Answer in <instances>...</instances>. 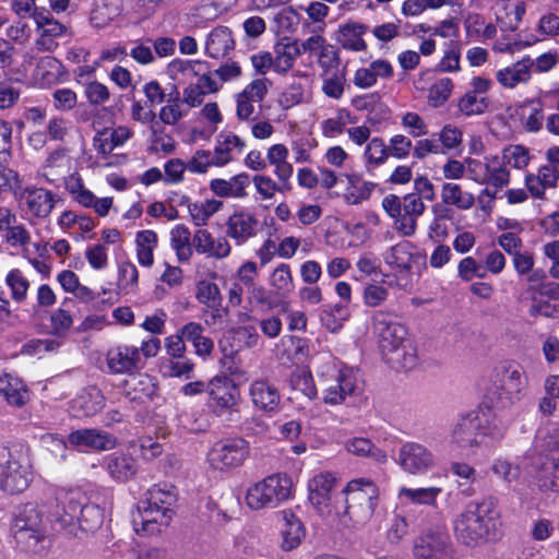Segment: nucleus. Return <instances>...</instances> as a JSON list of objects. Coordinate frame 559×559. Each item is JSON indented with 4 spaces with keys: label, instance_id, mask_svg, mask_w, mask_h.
<instances>
[{
    "label": "nucleus",
    "instance_id": "f257e3e1",
    "mask_svg": "<svg viewBox=\"0 0 559 559\" xmlns=\"http://www.w3.org/2000/svg\"><path fill=\"white\" fill-rule=\"evenodd\" d=\"M373 333L382 358L396 370H412L417 365V354L407 338V329L399 316L379 310L372 316Z\"/></svg>",
    "mask_w": 559,
    "mask_h": 559
},
{
    "label": "nucleus",
    "instance_id": "f03ea898",
    "mask_svg": "<svg viewBox=\"0 0 559 559\" xmlns=\"http://www.w3.org/2000/svg\"><path fill=\"white\" fill-rule=\"evenodd\" d=\"M501 525L498 500L486 497L466 506L454 521V532L461 543L475 547L498 539Z\"/></svg>",
    "mask_w": 559,
    "mask_h": 559
},
{
    "label": "nucleus",
    "instance_id": "7ed1b4c3",
    "mask_svg": "<svg viewBox=\"0 0 559 559\" xmlns=\"http://www.w3.org/2000/svg\"><path fill=\"white\" fill-rule=\"evenodd\" d=\"M55 495L56 508L51 513V521L60 530H68L70 534L76 535L75 523L83 533H95L102 527L103 510L94 503H86V497L80 489L59 487Z\"/></svg>",
    "mask_w": 559,
    "mask_h": 559
},
{
    "label": "nucleus",
    "instance_id": "20e7f679",
    "mask_svg": "<svg viewBox=\"0 0 559 559\" xmlns=\"http://www.w3.org/2000/svg\"><path fill=\"white\" fill-rule=\"evenodd\" d=\"M379 489L369 478H356L347 483L341 492L331 527H348L352 523H365L377 507Z\"/></svg>",
    "mask_w": 559,
    "mask_h": 559
},
{
    "label": "nucleus",
    "instance_id": "39448f33",
    "mask_svg": "<svg viewBox=\"0 0 559 559\" xmlns=\"http://www.w3.org/2000/svg\"><path fill=\"white\" fill-rule=\"evenodd\" d=\"M176 502V495L171 490L154 486L146 492L145 499L138 504V516L133 522L141 525L142 531L154 534L160 532L162 527H167L173 520L174 511L171 507Z\"/></svg>",
    "mask_w": 559,
    "mask_h": 559
},
{
    "label": "nucleus",
    "instance_id": "423d86ee",
    "mask_svg": "<svg viewBox=\"0 0 559 559\" xmlns=\"http://www.w3.org/2000/svg\"><path fill=\"white\" fill-rule=\"evenodd\" d=\"M159 349L160 341L156 337L143 341L140 347L129 344H117L110 347L105 355L107 372L115 376H132L143 368V358L155 357Z\"/></svg>",
    "mask_w": 559,
    "mask_h": 559
},
{
    "label": "nucleus",
    "instance_id": "0eeeda50",
    "mask_svg": "<svg viewBox=\"0 0 559 559\" xmlns=\"http://www.w3.org/2000/svg\"><path fill=\"white\" fill-rule=\"evenodd\" d=\"M32 478V465L23 447H0V489L10 495L21 493Z\"/></svg>",
    "mask_w": 559,
    "mask_h": 559
},
{
    "label": "nucleus",
    "instance_id": "6e6552de",
    "mask_svg": "<svg viewBox=\"0 0 559 559\" xmlns=\"http://www.w3.org/2000/svg\"><path fill=\"white\" fill-rule=\"evenodd\" d=\"M293 497V480L286 474L266 476L248 487L246 506L252 511L275 509Z\"/></svg>",
    "mask_w": 559,
    "mask_h": 559
},
{
    "label": "nucleus",
    "instance_id": "1a4fd4ad",
    "mask_svg": "<svg viewBox=\"0 0 559 559\" xmlns=\"http://www.w3.org/2000/svg\"><path fill=\"white\" fill-rule=\"evenodd\" d=\"M497 384L490 393V402L496 408H508L519 403L526 394L527 378L516 362H504L496 372Z\"/></svg>",
    "mask_w": 559,
    "mask_h": 559
},
{
    "label": "nucleus",
    "instance_id": "9d476101",
    "mask_svg": "<svg viewBox=\"0 0 559 559\" xmlns=\"http://www.w3.org/2000/svg\"><path fill=\"white\" fill-rule=\"evenodd\" d=\"M319 384L323 402L329 405L343 404L347 396L356 395L359 390L357 373L353 369L330 364L319 373Z\"/></svg>",
    "mask_w": 559,
    "mask_h": 559
},
{
    "label": "nucleus",
    "instance_id": "9b49d317",
    "mask_svg": "<svg viewBox=\"0 0 559 559\" xmlns=\"http://www.w3.org/2000/svg\"><path fill=\"white\" fill-rule=\"evenodd\" d=\"M12 533L25 549L35 547L46 535L43 508L33 502L23 504L14 516Z\"/></svg>",
    "mask_w": 559,
    "mask_h": 559
},
{
    "label": "nucleus",
    "instance_id": "f8f14e48",
    "mask_svg": "<svg viewBox=\"0 0 559 559\" xmlns=\"http://www.w3.org/2000/svg\"><path fill=\"white\" fill-rule=\"evenodd\" d=\"M337 479L332 473H320L310 479L308 484V500L316 511L328 525L331 526L334 512L341 493L335 496L333 491Z\"/></svg>",
    "mask_w": 559,
    "mask_h": 559
},
{
    "label": "nucleus",
    "instance_id": "ddd939ff",
    "mask_svg": "<svg viewBox=\"0 0 559 559\" xmlns=\"http://www.w3.org/2000/svg\"><path fill=\"white\" fill-rule=\"evenodd\" d=\"M414 559H453L454 548L444 526L428 528L414 540Z\"/></svg>",
    "mask_w": 559,
    "mask_h": 559
},
{
    "label": "nucleus",
    "instance_id": "4468645a",
    "mask_svg": "<svg viewBox=\"0 0 559 559\" xmlns=\"http://www.w3.org/2000/svg\"><path fill=\"white\" fill-rule=\"evenodd\" d=\"M467 177L479 183L502 189L510 182V171L506 160L498 155H488L483 159L467 158Z\"/></svg>",
    "mask_w": 559,
    "mask_h": 559
},
{
    "label": "nucleus",
    "instance_id": "2eb2a0df",
    "mask_svg": "<svg viewBox=\"0 0 559 559\" xmlns=\"http://www.w3.org/2000/svg\"><path fill=\"white\" fill-rule=\"evenodd\" d=\"M249 454V443L242 438L223 439L213 444L207 453L212 468L227 471L240 466Z\"/></svg>",
    "mask_w": 559,
    "mask_h": 559
},
{
    "label": "nucleus",
    "instance_id": "dca6fc26",
    "mask_svg": "<svg viewBox=\"0 0 559 559\" xmlns=\"http://www.w3.org/2000/svg\"><path fill=\"white\" fill-rule=\"evenodd\" d=\"M209 406L218 416L238 413L240 392L234 381L225 376H216L206 384Z\"/></svg>",
    "mask_w": 559,
    "mask_h": 559
},
{
    "label": "nucleus",
    "instance_id": "f3484780",
    "mask_svg": "<svg viewBox=\"0 0 559 559\" xmlns=\"http://www.w3.org/2000/svg\"><path fill=\"white\" fill-rule=\"evenodd\" d=\"M34 19L39 33L36 46L40 51L52 52L59 46L58 39H70L73 35L69 26L53 19L48 13H35Z\"/></svg>",
    "mask_w": 559,
    "mask_h": 559
},
{
    "label": "nucleus",
    "instance_id": "a211bd4d",
    "mask_svg": "<svg viewBox=\"0 0 559 559\" xmlns=\"http://www.w3.org/2000/svg\"><path fill=\"white\" fill-rule=\"evenodd\" d=\"M483 418L475 413L457 419L452 429V442L462 449H474L484 441Z\"/></svg>",
    "mask_w": 559,
    "mask_h": 559
},
{
    "label": "nucleus",
    "instance_id": "6ab92c4d",
    "mask_svg": "<svg viewBox=\"0 0 559 559\" xmlns=\"http://www.w3.org/2000/svg\"><path fill=\"white\" fill-rule=\"evenodd\" d=\"M0 235L5 245L11 248L22 247L26 253V247L31 242L29 230L19 223L16 214L9 207H0Z\"/></svg>",
    "mask_w": 559,
    "mask_h": 559
},
{
    "label": "nucleus",
    "instance_id": "aec40b11",
    "mask_svg": "<svg viewBox=\"0 0 559 559\" xmlns=\"http://www.w3.org/2000/svg\"><path fill=\"white\" fill-rule=\"evenodd\" d=\"M399 463L406 473L421 474L433 466V455L423 444L407 442L400 449Z\"/></svg>",
    "mask_w": 559,
    "mask_h": 559
},
{
    "label": "nucleus",
    "instance_id": "412c9836",
    "mask_svg": "<svg viewBox=\"0 0 559 559\" xmlns=\"http://www.w3.org/2000/svg\"><path fill=\"white\" fill-rule=\"evenodd\" d=\"M258 227L259 221L253 213L239 210L234 212L226 222V237L241 246L257 235Z\"/></svg>",
    "mask_w": 559,
    "mask_h": 559
},
{
    "label": "nucleus",
    "instance_id": "4be33fe9",
    "mask_svg": "<svg viewBox=\"0 0 559 559\" xmlns=\"http://www.w3.org/2000/svg\"><path fill=\"white\" fill-rule=\"evenodd\" d=\"M249 396L253 406L264 413H275L281 403L278 389L267 379H255L250 383Z\"/></svg>",
    "mask_w": 559,
    "mask_h": 559
},
{
    "label": "nucleus",
    "instance_id": "5701e85b",
    "mask_svg": "<svg viewBox=\"0 0 559 559\" xmlns=\"http://www.w3.org/2000/svg\"><path fill=\"white\" fill-rule=\"evenodd\" d=\"M71 445L86 447L97 451H106L114 449L117 444L116 438L108 432L85 428L72 431L68 436Z\"/></svg>",
    "mask_w": 559,
    "mask_h": 559
},
{
    "label": "nucleus",
    "instance_id": "b1692460",
    "mask_svg": "<svg viewBox=\"0 0 559 559\" xmlns=\"http://www.w3.org/2000/svg\"><path fill=\"white\" fill-rule=\"evenodd\" d=\"M27 213L36 218H47L56 202V194L44 188L27 187L22 192Z\"/></svg>",
    "mask_w": 559,
    "mask_h": 559
},
{
    "label": "nucleus",
    "instance_id": "393cba45",
    "mask_svg": "<svg viewBox=\"0 0 559 559\" xmlns=\"http://www.w3.org/2000/svg\"><path fill=\"white\" fill-rule=\"evenodd\" d=\"M193 247L199 253L217 260L229 257L231 246L224 236L214 238L206 229H198L193 235Z\"/></svg>",
    "mask_w": 559,
    "mask_h": 559
},
{
    "label": "nucleus",
    "instance_id": "a878e982",
    "mask_svg": "<svg viewBox=\"0 0 559 559\" xmlns=\"http://www.w3.org/2000/svg\"><path fill=\"white\" fill-rule=\"evenodd\" d=\"M284 526L281 530V549L292 551L300 546L306 537V528L300 519L292 510L281 511Z\"/></svg>",
    "mask_w": 559,
    "mask_h": 559
},
{
    "label": "nucleus",
    "instance_id": "bb28decb",
    "mask_svg": "<svg viewBox=\"0 0 559 559\" xmlns=\"http://www.w3.org/2000/svg\"><path fill=\"white\" fill-rule=\"evenodd\" d=\"M382 207L393 218L394 228L405 237L413 236L416 231L417 219L402 212L401 198L389 194L382 200Z\"/></svg>",
    "mask_w": 559,
    "mask_h": 559
},
{
    "label": "nucleus",
    "instance_id": "cd10ccee",
    "mask_svg": "<svg viewBox=\"0 0 559 559\" xmlns=\"http://www.w3.org/2000/svg\"><path fill=\"white\" fill-rule=\"evenodd\" d=\"M534 60L530 57L512 63L496 72L497 82L504 88H514L519 84L527 83L531 79V69Z\"/></svg>",
    "mask_w": 559,
    "mask_h": 559
},
{
    "label": "nucleus",
    "instance_id": "c85d7f7f",
    "mask_svg": "<svg viewBox=\"0 0 559 559\" xmlns=\"http://www.w3.org/2000/svg\"><path fill=\"white\" fill-rule=\"evenodd\" d=\"M245 147V141L238 135L231 132L219 133L213 152L215 166L227 165L235 159L236 155L241 154Z\"/></svg>",
    "mask_w": 559,
    "mask_h": 559
},
{
    "label": "nucleus",
    "instance_id": "c756f323",
    "mask_svg": "<svg viewBox=\"0 0 559 559\" xmlns=\"http://www.w3.org/2000/svg\"><path fill=\"white\" fill-rule=\"evenodd\" d=\"M235 49L233 32L227 26L214 27L206 37L205 53L214 59L224 58Z\"/></svg>",
    "mask_w": 559,
    "mask_h": 559
},
{
    "label": "nucleus",
    "instance_id": "7c9ffc66",
    "mask_svg": "<svg viewBox=\"0 0 559 559\" xmlns=\"http://www.w3.org/2000/svg\"><path fill=\"white\" fill-rule=\"evenodd\" d=\"M105 466L110 477L118 483H126L138 473L136 461L126 453L109 454L105 459Z\"/></svg>",
    "mask_w": 559,
    "mask_h": 559
},
{
    "label": "nucleus",
    "instance_id": "2f4dec72",
    "mask_svg": "<svg viewBox=\"0 0 559 559\" xmlns=\"http://www.w3.org/2000/svg\"><path fill=\"white\" fill-rule=\"evenodd\" d=\"M274 71L280 74L288 72L295 59L301 55V48L297 40L283 38L274 46Z\"/></svg>",
    "mask_w": 559,
    "mask_h": 559
},
{
    "label": "nucleus",
    "instance_id": "473e14b6",
    "mask_svg": "<svg viewBox=\"0 0 559 559\" xmlns=\"http://www.w3.org/2000/svg\"><path fill=\"white\" fill-rule=\"evenodd\" d=\"M132 135L129 128L119 126L112 130L99 132L93 140L94 148L102 155H109L116 147L123 145Z\"/></svg>",
    "mask_w": 559,
    "mask_h": 559
},
{
    "label": "nucleus",
    "instance_id": "72a5a7b5",
    "mask_svg": "<svg viewBox=\"0 0 559 559\" xmlns=\"http://www.w3.org/2000/svg\"><path fill=\"white\" fill-rule=\"evenodd\" d=\"M248 186L249 176L247 174L233 176L228 180L216 178L210 182L212 192L221 198H245L247 194L246 188Z\"/></svg>",
    "mask_w": 559,
    "mask_h": 559
},
{
    "label": "nucleus",
    "instance_id": "f704fd0d",
    "mask_svg": "<svg viewBox=\"0 0 559 559\" xmlns=\"http://www.w3.org/2000/svg\"><path fill=\"white\" fill-rule=\"evenodd\" d=\"M558 180L559 170L546 164L538 169L537 175H527L525 185L534 198L540 199L544 197L546 189L555 188L557 186Z\"/></svg>",
    "mask_w": 559,
    "mask_h": 559
},
{
    "label": "nucleus",
    "instance_id": "c9c22d12",
    "mask_svg": "<svg viewBox=\"0 0 559 559\" xmlns=\"http://www.w3.org/2000/svg\"><path fill=\"white\" fill-rule=\"evenodd\" d=\"M203 333L204 328L198 322H188L181 326V336L193 345L194 352L198 356L205 359L214 350V342Z\"/></svg>",
    "mask_w": 559,
    "mask_h": 559
},
{
    "label": "nucleus",
    "instance_id": "e433bc0d",
    "mask_svg": "<svg viewBox=\"0 0 559 559\" xmlns=\"http://www.w3.org/2000/svg\"><path fill=\"white\" fill-rule=\"evenodd\" d=\"M344 447L352 455L370 459L378 464H385L388 462L386 452L374 445L368 438H350L346 440Z\"/></svg>",
    "mask_w": 559,
    "mask_h": 559
},
{
    "label": "nucleus",
    "instance_id": "4c0bfd02",
    "mask_svg": "<svg viewBox=\"0 0 559 559\" xmlns=\"http://www.w3.org/2000/svg\"><path fill=\"white\" fill-rule=\"evenodd\" d=\"M440 487L408 488L401 487L399 490V499L402 506L418 504L427 507H436L437 498L441 495Z\"/></svg>",
    "mask_w": 559,
    "mask_h": 559
},
{
    "label": "nucleus",
    "instance_id": "58836bf2",
    "mask_svg": "<svg viewBox=\"0 0 559 559\" xmlns=\"http://www.w3.org/2000/svg\"><path fill=\"white\" fill-rule=\"evenodd\" d=\"M0 394L14 407H22L29 400L28 390L23 381L9 374L0 378Z\"/></svg>",
    "mask_w": 559,
    "mask_h": 559
},
{
    "label": "nucleus",
    "instance_id": "ea45409f",
    "mask_svg": "<svg viewBox=\"0 0 559 559\" xmlns=\"http://www.w3.org/2000/svg\"><path fill=\"white\" fill-rule=\"evenodd\" d=\"M367 27L359 23H346L338 29L336 40L340 45L352 51H364L367 48L362 35L366 33Z\"/></svg>",
    "mask_w": 559,
    "mask_h": 559
},
{
    "label": "nucleus",
    "instance_id": "a19ab883",
    "mask_svg": "<svg viewBox=\"0 0 559 559\" xmlns=\"http://www.w3.org/2000/svg\"><path fill=\"white\" fill-rule=\"evenodd\" d=\"M105 406V396L97 388H90L72 402V408L83 416H93Z\"/></svg>",
    "mask_w": 559,
    "mask_h": 559
},
{
    "label": "nucleus",
    "instance_id": "79ce46f5",
    "mask_svg": "<svg viewBox=\"0 0 559 559\" xmlns=\"http://www.w3.org/2000/svg\"><path fill=\"white\" fill-rule=\"evenodd\" d=\"M121 0H96L91 12V22L94 27L103 28L121 13Z\"/></svg>",
    "mask_w": 559,
    "mask_h": 559
},
{
    "label": "nucleus",
    "instance_id": "37998d69",
    "mask_svg": "<svg viewBox=\"0 0 559 559\" xmlns=\"http://www.w3.org/2000/svg\"><path fill=\"white\" fill-rule=\"evenodd\" d=\"M412 245L408 241H402L392 246L384 253V261L391 269L396 271H409L413 262V254L411 252Z\"/></svg>",
    "mask_w": 559,
    "mask_h": 559
},
{
    "label": "nucleus",
    "instance_id": "c03bdc74",
    "mask_svg": "<svg viewBox=\"0 0 559 559\" xmlns=\"http://www.w3.org/2000/svg\"><path fill=\"white\" fill-rule=\"evenodd\" d=\"M132 391L127 392L130 401L145 403L151 401L157 393V386L154 379L148 374H139L129 382Z\"/></svg>",
    "mask_w": 559,
    "mask_h": 559
},
{
    "label": "nucleus",
    "instance_id": "a18cd8bd",
    "mask_svg": "<svg viewBox=\"0 0 559 559\" xmlns=\"http://www.w3.org/2000/svg\"><path fill=\"white\" fill-rule=\"evenodd\" d=\"M170 245L180 262H187L193 254L191 233L182 224L176 225L170 231Z\"/></svg>",
    "mask_w": 559,
    "mask_h": 559
},
{
    "label": "nucleus",
    "instance_id": "49530a36",
    "mask_svg": "<svg viewBox=\"0 0 559 559\" xmlns=\"http://www.w3.org/2000/svg\"><path fill=\"white\" fill-rule=\"evenodd\" d=\"M442 201L460 210H469L475 203L473 193L464 191L457 183H444L441 191Z\"/></svg>",
    "mask_w": 559,
    "mask_h": 559
},
{
    "label": "nucleus",
    "instance_id": "de8ad7c7",
    "mask_svg": "<svg viewBox=\"0 0 559 559\" xmlns=\"http://www.w3.org/2000/svg\"><path fill=\"white\" fill-rule=\"evenodd\" d=\"M222 206L223 202L214 199L204 202L188 203L191 219L197 226H204Z\"/></svg>",
    "mask_w": 559,
    "mask_h": 559
},
{
    "label": "nucleus",
    "instance_id": "09e8293b",
    "mask_svg": "<svg viewBox=\"0 0 559 559\" xmlns=\"http://www.w3.org/2000/svg\"><path fill=\"white\" fill-rule=\"evenodd\" d=\"M166 102L167 104L160 108L158 117L163 123L175 126L187 115V112L181 108V98L177 91L175 93H170Z\"/></svg>",
    "mask_w": 559,
    "mask_h": 559
},
{
    "label": "nucleus",
    "instance_id": "8fccbe9b",
    "mask_svg": "<svg viewBox=\"0 0 559 559\" xmlns=\"http://www.w3.org/2000/svg\"><path fill=\"white\" fill-rule=\"evenodd\" d=\"M5 284L10 288L11 298L15 302L22 304L26 300L31 284L21 270L12 269L9 271L5 276Z\"/></svg>",
    "mask_w": 559,
    "mask_h": 559
},
{
    "label": "nucleus",
    "instance_id": "3c124183",
    "mask_svg": "<svg viewBox=\"0 0 559 559\" xmlns=\"http://www.w3.org/2000/svg\"><path fill=\"white\" fill-rule=\"evenodd\" d=\"M527 293L531 296V307L528 313L532 317L544 316L551 317L556 312V307L551 305L549 298H547L542 288L531 285L527 288Z\"/></svg>",
    "mask_w": 559,
    "mask_h": 559
},
{
    "label": "nucleus",
    "instance_id": "603ef678",
    "mask_svg": "<svg viewBox=\"0 0 559 559\" xmlns=\"http://www.w3.org/2000/svg\"><path fill=\"white\" fill-rule=\"evenodd\" d=\"M195 298L206 308H215L223 304V297L217 284L205 280L197 284Z\"/></svg>",
    "mask_w": 559,
    "mask_h": 559
},
{
    "label": "nucleus",
    "instance_id": "864d4df0",
    "mask_svg": "<svg viewBox=\"0 0 559 559\" xmlns=\"http://www.w3.org/2000/svg\"><path fill=\"white\" fill-rule=\"evenodd\" d=\"M489 106L488 98L477 96L475 92L465 93L457 102L460 112L466 117L478 116L486 111Z\"/></svg>",
    "mask_w": 559,
    "mask_h": 559
},
{
    "label": "nucleus",
    "instance_id": "5fc2aeb1",
    "mask_svg": "<svg viewBox=\"0 0 559 559\" xmlns=\"http://www.w3.org/2000/svg\"><path fill=\"white\" fill-rule=\"evenodd\" d=\"M353 122L349 110L342 108L336 111L335 117L325 119L321 122L322 134L326 138H335L344 132L347 123Z\"/></svg>",
    "mask_w": 559,
    "mask_h": 559
},
{
    "label": "nucleus",
    "instance_id": "6e6d98bb",
    "mask_svg": "<svg viewBox=\"0 0 559 559\" xmlns=\"http://www.w3.org/2000/svg\"><path fill=\"white\" fill-rule=\"evenodd\" d=\"M270 285L277 294L283 296L294 289L293 275L288 264L282 263L273 270L270 276Z\"/></svg>",
    "mask_w": 559,
    "mask_h": 559
},
{
    "label": "nucleus",
    "instance_id": "4d7b16f0",
    "mask_svg": "<svg viewBox=\"0 0 559 559\" xmlns=\"http://www.w3.org/2000/svg\"><path fill=\"white\" fill-rule=\"evenodd\" d=\"M290 386L294 391H298L309 400H313L318 395L316 384L311 373L306 369H297L290 376Z\"/></svg>",
    "mask_w": 559,
    "mask_h": 559
},
{
    "label": "nucleus",
    "instance_id": "13d9d810",
    "mask_svg": "<svg viewBox=\"0 0 559 559\" xmlns=\"http://www.w3.org/2000/svg\"><path fill=\"white\" fill-rule=\"evenodd\" d=\"M453 86L450 78L438 80L428 91V104L435 108L442 106L450 98Z\"/></svg>",
    "mask_w": 559,
    "mask_h": 559
},
{
    "label": "nucleus",
    "instance_id": "bf43d9fd",
    "mask_svg": "<svg viewBox=\"0 0 559 559\" xmlns=\"http://www.w3.org/2000/svg\"><path fill=\"white\" fill-rule=\"evenodd\" d=\"M364 158L367 164L372 166L383 165L388 158V146L382 138H372L366 145Z\"/></svg>",
    "mask_w": 559,
    "mask_h": 559
},
{
    "label": "nucleus",
    "instance_id": "052dcab7",
    "mask_svg": "<svg viewBox=\"0 0 559 559\" xmlns=\"http://www.w3.org/2000/svg\"><path fill=\"white\" fill-rule=\"evenodd\" d=\"M246 294L247 301L252 307H261L266 310H272L276 307V302L272 299V292L261 284H253L246 289Z\"/></svg>",
    "mask_w": 559,
    "mask_h": 559
},
{
    "label": "nucleus",
    "instance_id": "680f3d73",
    "mask_svg": "<svg viewBox=\"0 0 559 559\" xmlns=\"http://www.w3.org/2000/svg\"><path fill=\"white\" fill-rule=\"evenodd\" d=\"M322 92L325 96L340 99L345 90L346 78L344 71L322 75Z\"/></svg>",
    "mask_w": 559,
    "mask_h": 559
},
{
    "label": "nucleus",
    "instance_id": "e2e57ef3",
    "mask_svg": "<svg viewBox=\"0 0 559 559\" xmlns=\"http://www.w3.org/2000/svg\"><path fill=\"white\" fill-rule=\"evenodd\" d=\"M346 318L347 310L342 305H335L334 307H325L324 309H322L320 313L321 322L328 330L332 332L340 330Z\"/></svg>",
    "mask_w": 559,
    "mask_h": 559
},
{
    "label": "nucleus",
    "instance_id": "0e129e2a",
    "mask_svg": "<svg viewBox=\"0 0 559 559\" xmlns=\"http://www.w3.org/2000/svg\"><path fill=\"white\" fill-rule=\"evenodd\" d=\"M201 66L202 63L200 61L174 59L168 64L167 72L174 80H191L193 76L198 75L195 68Z\"/></svg>",
    "mask_w": 559,
    "mask_h": 559
},
{
    "label": "nucleus",
    "instance_id": "69168bd1",
    "mask_svg": "<svg viewBox=\"0 0 559 559\" xmlns=\"http://www.w3.org/2000/svg\"><path fill=\"white\" fill-rule=\"evenodd\" d=\"M506 160V166L511 165L514 168L523 169L528 165V151L522 145H510L506 147L500 156Z\"/></svg>",
    "mask_w": 559,
    "mask_h": 559
},
{
    "label": "nucleus",
    "instance_id": "338daca9",
    "mask_svg": "<svg viewBox=\"0 0 559 559\" xmlns=\"http://www.w3.org/2000/svg\"><path fill=\"white\" fill-rule=\"evenodd\" d=\"M388 154L397 159H405L409 156L413 148L411 139L403 134H395L389 140Z\"/></svg>",
    "mask_w": 559,
    "mask_h": 559
},
{
    "label": "nucleus",
    "instance_id": "774afa93",
    "mask_svg": "<svg viewBox=\"0 0 559 559\" xmlns=\"http://www.w3.org/2000/svg\"><path fill=\"white\" fill-rule=\"evenodd\" d=\"M166 552L157 547L144 548L140 551L133 548H126L120 551L121 559H165Z\"/></svg>",
    "mask_w": 559,
    "mask_h": 559
}]
</instances>
